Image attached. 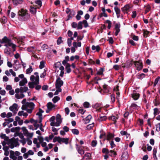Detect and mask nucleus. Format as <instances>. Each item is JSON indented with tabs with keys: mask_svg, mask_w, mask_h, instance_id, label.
<instances>
[{
	"mask_svg": "<svg viewBox=\"0 0 160 160\" xmlns=\"http://www.w3.org/2000/svg\"><path fill=\"white\" fill-rule=\"evenodd\" d=\"M94 126L93 123L91 124H89L87 126V129L90 130L92 128L94 127Z\"/></svg>",
	"mask_w": 160,
	"mask_h": 160,
	"instance_id": "54",
	"label": "nucleus"
},
{
	"mask_svg": "<svg viewBox=\"0 0 160 160\" xmlns=\"http://www.w3.org/2000/svg\"><path fill=\"white\" fill-rule=\"evenodd\" d=\"M17 108L18 105L15 103L10 107L9 109L10 111L13 112L16 111L17 109Z\"/></svg>",
	"mask_w": 160,
	"mask_h": 160,
	"instance_id": "25",
	"label": "nucleus"
},
{
	"mask_svg": "<svg viewBox=\"0 0 160 160\" xmlns=\"http://www.w3.org/2000/svg\"><path fill=\"white\" fill-rule=\"evenodd\" d=\"M56 126H59L60 123L62 122V119L61 118V116L59 114H58L56 115Z\"/></svg>",
	"mask_w": 160,
	"mask_h": 160,
	"instance_id": "12",
	"label": "nucleus"
},
{
	"mask_svg": "<svg viewBox=\"0 0 160 160\" xmlns=\"http://www.w3.org/2000/svg\"><path fill=\"white\" fill-rule=\"evenodd\" d=\"M60 99V98L58 96H55L53 98L52 101L54 103H55L59 100Z\"/></svg>",
	"mask_w": 160,
	"mask_h": 160,
	"instance_id": "48",
	"label": "nucleus"
},
{
	"mask_svg": "<svg viewBox=\"0 0 160 160\" xmlns=\"http://www.w3.org/2000/svg\"><path fill=\"white\" fill-rule=\"evenodd\" d=\"M35 104L32 102H27L24 105H22V109L25 110L29 113H31L35 107Z\"/></svg>",
	"mask_w": 160,
	"mask_h": 160,
	"instance_id": "2",
	"label": "nucleus"
},
{
	"mask_svg": "<svg viewBox=\"0 0 160 160\" xmlns=\"http://www.w3.org/2000/svg\"><path fill=\"white\" fill-rule=\"evenodd\" d=\"M59 143H61L62 142L66 144H68V143L69 139L66 138H61L60 137Z\"/></svg>",
	"mask_w": 160,
	"mask_h": 160,
	"instance_id": "19",
	"label": "nucleus"
},
{
	"mask_svg": "<svg viewBox=\"0 0 160 160\" xmlns=\"http://www.w3.org/2000/svg\"><path fill=\"white\" fill-rule=\"evenodd\" d=\"M114 137V135L110 132L108 133L107 135L105 136V139L108 141L112 139Z\"/></svg>",
	"mask_w": 160,
	"mask_h": 160,
	"instance_id": "20",
	"label": "nucleus"
},
{
	"mask_svg": "<svg viewBox=\"0 0 160 160\" xmlns=\"http://www.w3.org/2000/svg\"><path fill=\"white\" fill-rule=\"evenodd\" d=\"M77 148L76 149L78 151V152L81 155H82L84 153V151L79 146L77 145H76Z\"/></svg>",
	"mask_w": 160,
	"mask_h": 160,
	"instance_id": "24",
	"label": "nucleus"
},
{
	"mask_svg": "<svg viewBox=\"0 0 160 160\" xmlns=\"http://www.w3.org/2000/svg\"><path fill=\"white\" fill-rule=\"evenodd\" d=\"M15 97L17 99H18L21 98H22L24 97L25 95L22 93V92H21L19 88H16L15 90Z\"/></svg>",
	"mask_w": 160,
	"mask_h": 160,
	"instance_id": "4",
	"label": "nucleus"
},
{
	"mask_svg": "<svg viewBox=\"0 0 160 160\" xmlns=\"http://www.w3.org/2000/svg\"><path fill=\"white\" fill-rule=\"evenodd\" d=\"M97 143V141L93 140L92 142V146L93 147H95L96 146Z\"/></svg>",
	"mask_w": 160,
	"mask_h": 160,
	"instance_id": "63",
	"label": "nucleus"
},
{
	"mask_svg": "<svg viewBox=\"0 0 160 160\" xmlns=\"http://www.w3.org/2000/svg\"><path fill=\"white\" fill-rule=\"evenodd\" d=\"M145 13L146 14L149 12L151 9V7L149 4H146L144 5Z\"/></svg>",
	"mask_w": 160,
	"mask_h": 160,
	"instance_id": "21",
	"label": "nucleus"
},
{
	"mask_svg": "<svg viewBox=\"0 0 160 160\" xmlns=\"http://www.w3.org/2000/svg\"><path fill=\"white\" fill-rule=\"evenodd\" d=\"M89 103L87 102H84L83 103L84 107L85 108H88L90 106Z\"/></svg>",
	"mask_w": 160,
	"mask_h": 160,
	"instance_id": "57",
	"label": "nucleus"
},
{
	"mask_svg": "<svg viewBox=\"0 0 160 160\" xmlns=\"http://www.w3.org/2000/svg\"><path fill=\"white\" fill-rule=\"evenodd\" d=\"M92 50H96V51L98 52L100 50V48L98 45L96 46L94 45H93L92 46Z\"/></svg>",
	"mask_w": 160,
	"mask_h": 160,
	"instance_id": "36",
	"label": "nucleus"
},
{
	"mask_svg": "<svg viewBox=\"0 0 160 160\" xmlns=\"http://www.w3.org/2000/svg\"><path fill=\"white\" fill-rule=\"evenodd\" d=\"M109 150L106 148H103L102 150V152L103 153L108 154L109 152Z\"/></svg>",
	"mask_w": 160,
	"mask_h": 160,
	"instance_id": "59",
	"label": "nucleus"
},
{
	"mask_svg": "<svg viewBox=\"0 0 160 160\" xmlns=\"http://www.w3.org/2000/svg\"><path fill=\"white\" fill-rule=\"evenodd\" d=\"M55 116H52L50 119L49 121L51 122L50 125L51 126H56V122H55Z\"/></svg>",
	"mask_w": 160,
	"mask_h": 160,
	"instance_id": "22",
	"label": "nucleus"
},
{
	"mask_svg": "<svg viewBox=\"0 0 160 160\" xmlns=\"http://www.w3.org/2000/svg\"><path fill=\"white\" fill-rule=\"evenodd\" d=\"M5 120L8 124L9 123L12 122L14 120L12 118H8L5 119Z\"/></svg>",
	"mask_w": 160,
	"mask_h": 160,
	"instance_id": "50",
	"label": "nucleus"
},
{
	"mask_svg": "<svg viewBox=\"0 0 160 160\" xmlns=\"http://www.w3.org/2000/svg\"><path fill=\"white\" fill-rule=\"evenodd\" d=\"M41 122V119H39L38 120H36L33 124V125L35 127V129H37L39 127H42V124Z\"/></svg>",
	"mask_w": 160,
	"mask_h": 160,
	"instance_id": "11",
	"label": "nucleus"
},
{
	"mask_svg": "<svg viewBox=\"0 0 160 160\" xmlns=\"http://www.w3.org/2000/svg\"><path fill=\"white\" fill-rule=\"evenodd\" d=\"M47 71V69H44L43 72L41 74L40 77L41 78H44L46 74V72Z\"/></svg>",
	"mask_w": 160,
	"mask_h": 160,
	"instance_id": "44",
	"label": "nucleus"
},
{
	"mask_svg": "<svg viewBox=\"0 0 160 160\" xmlns=\"http://www.w3.org/2000/svg\"><path fill=\"white\" fill-rule=\"evenodd\" d=\"M72 133L74 134L78 135L79 133V131L77 129H72Z\"/></svg>",
	"mask_w": 160,
	"mask_h": 160,
	"instance_id": "43",
	"label": "nucleus"
},
{
	"mask_svg": "<svg viewBox=\"0 0 160 160\" xmlns=\"http://www.w3.org/2000/svg\"><path fill=\"white\" fill-rule=\"evenodd\" d=\"M82 28V22L81 21L78 22L77 25V29H81Z\"/></svg>",
	"mask_w": 160,
	"mask_h": 160,
	"instance_id": "46",
	"label": "nucleus"
},
{
	"mask_svg": "<svg viewBox=\"0 0 160 160\" xmlns=\"http://www.w3.org/2000/svg\"><path fill=\"white\" fill-rule=\"evenodd\" d=\"M45 62L42 61L40 62V64L39 66V68L40 69H42L45 67Z\"/></svg>",
	"mask_w": 160,
	"mask_h": 160,
	"instance_id": "38",
	"label": "nucleus"
},
{
	"mask_svg": "<svg viewBox=\"0 0 160 160\" xmlns=\"http://www.w3.org/2000/svg\"><path fill=\"white\" fill-rule=\"evenodd\" d=\"M19 89L21 92L23 93V92H25L28 90V88L27 87H20Z\"/></svg>",
	"mask_w": 160,
	"mask_h": 160,
	"instance_id": "34",
	"label": "nucleus"
},
{
	"mask_svg": "<svg viewBox=\"0 0 160 160\" xmlns=\"http://www.w3.org/2000/svg\"><path fill=\"white\" fill-rule=\"evenodd\" d=\"M156 130L159 132L160 131V123L157 124L156 126Z\"/></svg>",
	"mask_w": 160,
	"mask_h": 160,
	"instance_id": "62",
	"label": "nucleus"
},
{
	"mask_svg": "<svg viewBox=\"0 0 160 160\" xmlns=\"http://www.w3.org/2000/svg\"><path fill=\"white\" fill-rule=\"evenodd\" d=\"M19 17L23 20L28 19L30 18V15L28 11L26 9H22L18 12Z\"/></svg>",
	"mask_w": 160,
	"mask_h": 160,
	"instance_id": "1",
	"label": "nucleus"
},
{
	"mask_svg": "<svg viewBox=\"0 0 160 160\" xmlns=\"http://www.w3.org/2000/svg\"><path fill=\"white\" fill-rule=\"evenodd\" d=\"M103 88L104 91L106 92H109V90L108 87L107 85H104L103 86Z\"/></svg>",
	"mask_w": 160,
	"mask_h": 160,
	"instance_id": "42",
	"label": "nucleus"
},
{
	"mask_svg": "<svg viewBox=\"0 0 160 160\" xmlns=\"http://www.w3.org/2000/svg\"><path fill=\"white\" fill-rule=\"evenodd\" d=\"M33 70L32 67L30 66L29 68L26 70V73L27 74H29Z\"/></svg>",
	"mask_w": 160,
	"mask_h": 160,
	"instance_id": "39",
	"label": "nucleus"
},
{
	"mask_svg": "<svg viewBox=\"0 0 160 160\" xmlns=\"http://www.w3.org/2000/svg\"><path fill=\"white\" fill-rule=\"evenodd\" d=\"M19 152L16 151L14 152L13 151L11 150L10 151V158L13 160H16L17 158L16 156H19L20 154Z\"/></svg>",
	"mask_w": 160,
	"mask_h": 160,
	"instance_id": "5",
	"label": "nucleus"
},
{
	"mask_svg": "<svg viewBox=\"0 0 160 160\" xmlns=\"http://www.w3.org/2000/svg\"><path fill=\"white\" fill-rule=\"evenodd\" d=\"M22 130L23 131V133L24 134L25 136H26V135L29 132L28 131V130L26 129V127H23L22 128Z\"/></svg>",
	"mask_w": 160,
	"mask_h": 160,
	"instance_id": "41",
	"label": "nucleus"
},
{
	"mask_svg": "<svg viewBox=\"0 0 160 160\" xmlns=\"http://www.w3.org/2000/svg\"><path fill=\"white\" fill-rule=\"evenodd\" d=\"M38 84H35L33 83V82H29L28 83V86L29 88H34V85H36Z\"/></svg>",
	"mask_w": 160,
	"mask_h": 160,
	"instance_id": "47",
	"label": "nucleus"
},
{
	"mask_svg": "<svg viewBox=\"0 0 160 160\" xmlns=\"http://www.w3.org/2000/svg\"><path fill=\"white\" fill-rule=\"evenodd\" d=\"M111 98L112 101V103H113L115 102V95L113 94L111 95Z\"/></svg>",
	"mask_w": 160,
	"mask_h": 160,
	"instance_id": "64",
	"label": "nucleus"
},
{
	"mask_svg": "<svg viewBox=\"0 0 160 160\" xmlns=\"http://www.w3.org/2000/svg\"><path fill=\"white\" fill-rule=\"evenodd\" d=\"M91 159V155L89 153H86L81 160H88Z\"/></svg>",
	"mask_w": 160,
	"mask_h": 160,
	"instance_id": "18",
	"label": "nucleus"
},
{
	"mask_svg": "<svg viewBox=\"0 0 160 160\" xmlns=\"http://www.w3.org/2000/svg\"><path fill=\"white\" fill-rule=\"evenodd\" d=\"M59 137H56L54 138L53 140V142H56L57 141H58L59 143Z\"/></svg>",
	"mask_w": 160,
	"mask_h": 160,
	"instance_id": "58",
	"label": "nucleus"
},
{
	"mask_svg": "<svg viewBox=\"0 0 160 160\" xmlns=\"http://www.w3.org/2000/svg\"><path fill=\"white\" fill-rule=\"evenodd\" d=\"M111 147L112 148H115L116 146L115 144L114 143V142L112 141L110 142Z\"/></svg>",
	"mask_w": 160,
	"mask_h": 160,
	"instance_id": "61",
	"label": "nucleus"
},
{
	"mask_svg": "<svg viewBox=\"0 0 160 160\" xmlns=\"http://www.w3.org/2000/svg\"><path fill=\"white\" fill-rule=\"evenodd\" d=\"M114 9L117 18H121L122 19H123V15L122 14H121V12L119 8L117 6H116L115 7Z\"/></svg>",
	"mask_w": 160,
	"mask_h": 160,
	"instance_id": "8",
	"label": "nucleus"
},
{
	"mask_svg": "<svg viewBox=\"0 0 160 160\" xmlns=\"http://www.w3.org/2000/svg\"><path fill=\"white\" fill-rule=\"evenodd\" d=\"M93 108L96 109V110L98 112H101V110L103 108L101 104L99 103H96L92 106Z\"/></svg>",
	"mask_w": 160,
	"mask_h": 160,
	"instance_id": "14",
	"label": "nucleus"
},
{
	"mask_svg": "<svg viewBox=\"0 0 160 160\" xmlns=\"http://www.w3.org/2000/svg\"><path fill=\"white\" fill-rule=\"evenodd\" d=\"M120 133L122 136H126L127 137H128L129 136V134H128L126 132L124 131H121L120 132Z\"/></svg>",
	"mask_w": 160,
	"mask_h": 160,
	"instance_id": "49",
	"label": "nucleus"
},
{
	"mask_svg": "<svg viewBox=\"0 0 160 160\" xmlns=\"http://www.w3.org/2000/svg\"><path fill=\"white\" fill-rule=\"evenodd\" d=\"M63 81L59 77L56 80L55 84L56 87L61 88V86L63 85Z\"/></svg>",
	"mask_w": 160,
	"mask_h": 160,
	"instance_id": "13",
	"label": "nucleus"
},
{
	"mask_svg": "<svg viewBox=\"0 0 160 160\" xmlns=\"http://www.w3.org/2000/svg\"><path fill=\"white\" fill-rule=\"evenodd\" d=\"M108 154L109 156L113 157H115L116 155V152L112 150L109 151V152Z\"/></svg>",
	"mask_w": 160,
	"mask_h": 160,
	"instance_id": "32",
	"label": "nucleus"
},
{
	"mask_svg": "<svg viewBox=\"0 0 160 160\" xmlns=\"http://www.w3.org/2000/svg\"><path fill=\"white\" fill-rule=\"evenodd\" d=\"M130 6L129 4H127L122 8L121 10L124 14H128V12L130 11Z\"/></svg>",
	"mask_w": 160,
	"mask_h": 160,
	"instance_id": "7",
	"label": "nucleus"
},
{
	"mask_svg": "<svg viewBox=\"0 0 160 160\" xmlns=\"http://www.w3.org/2000/svg\"><path fill=\"white\" fill-rule=\"evenodd\" d=\"M27 50L28 52L33 54L36 51V48L35 47L32 46L28 47L27 48Z\"/></svg>",
	"mask_w": 160,
	"mask_h": 160,
	"instance_id": "23",
	"label": "nucleus"
},
{
	"mask_svg": "<svg viewBox=\"0 0 160 160\" xmlns=\"http://www.w3.org/2000/svg\"><path fill=\"white\" fill-rule=\"evenodd\" d=\"M54 137L53 134L50 135L48 137H47L45 138V140L48 142H49V140H52Z\"/></svg>",
	"mask_w": 160,
	"mask_h": 160,
	"instance_id": "35",
	"label": "nucleus"
},
{
	"mask_svg": "<svg viewBox=\"0 0 160 160\" xmlns=\"http://www.w3.org/2000/svg\"><path fill=\"white\" fill-rule=\"evenodd\" d=\"M104 71L103 68H100L97 72V74L99 75H101L102 74Z\"/></svg>",
	"mask_w": 160,
	"mask_h": 160,
	"instance_id": "52",
	"label": "nucleus"
},
{
	"mask_svg": "<svg viewBox=\"0 0 160 160\" xmlns=\"http://www.w3.org/2000/svg\"><path fill=\"white\" fill-rule=\"evenodd\" d=\"M107 119V117L105 116H100V118L98 119V120L100 121H105Z\"/></svg>",
	"mask_w": 160,
	"mask_h": 160,
	"instance_id": "45",
	"label": "nucleus"
},
{
	"mask_svg": "<svg viewBox=\"0 0 160 160\" xmlns=\"http://www.w3.org/2000/svg\"><path fill=\"white\" fill-rule=\"evenodd\" d=\"M118 117H116L114 116H112L109 118V119H111L112 120H113V121L115 122L116 121V120L118 119Z\"/></svg>",
	"mask_w": 160,
	"mask_h": 160,
	"instance_id": "55",
	"label": "nucleus"
},
{
	"mask_svg": "<svg viewBox=\"0 0 160 160\" xmlns=\"http://www.w3.org/2000/svg\"><path fill=\"white\" fill-rule=\"evenodd\" d=\"M82 22V24L84 25V27L87 28L88 27V23L86 20H83Z\"/></svg>",
	"mask_w": 160,
	"mask_h": 160,
	"instance_id": "56",
	"label": "nucleus"
},
{
	"mask_svg": "<svg viewBox=\"0 0 160 160\" xmlns=\"http://www.w3.org/2000/svg\"><path fill=\"white\" fill-rule=\"evenodd\" d=\"M92 118V117L91 115H89L85 119V123H88Z\"/></svg>",
	"mask_w": 160,
	"mask_h": 160,
	"instance_id": "31",
	"label": "nucleus"
},
{
	"mask_svg": "<svg viewBox=\"0 0 160 160\" xmlns=\"http://www.w3.org/2000/svg\"><path fill=\"white\" fill-rule=\"evenodd\" d=\"M38 72L34 73V75L36 76L35 79L34 83L35 84H38L39 83V77L38 75Z\"/></svg>",
	"mask_w": 160,
	"mask_h": 160,
	"instance_id": "26",
	"label": "nucleus"
},
{
	"mask_svg": "<svg viewBox=\"0 0 160 160\" xmlns=\"http://www.w3.org/2000/svg\"><path fill=\"white\" fill-rule=\"evenodd\" d=\"M0 43L2 44L4 43V46L6 47H10L13 44L11 39L6 36L0 39Z\"/></svg>",
	"mask_w": 160,
	"mask_h": 160,
	"instance_id": "3",
	"label": "nucleus"
},
{
	"mask_svg": "<svg viewBox=\"0 0 160 160\" xmlns=\"http://www.w3.org/2000/svg\"><path fill=\"white\" fill-rule=\"evenodd\" d=\"M0 137L2 139H4L5 141H7L8 139V137L5 134L2 133L0 135Z\"/></svg>",
	"mask_w": 160,
	"mask_h": 160,
	"instance_id": "33",
	"label": "nucleus"
},
{
	"mask_svg": "<svg viewBox=\"0 0 160 160\" xmlns=\"http://www.w3.org/2000/svg\"><path fill=\"white\" fill-rule=\"evenodd\" d=\"M30 10V12L33 14L35 13L36 12V9L34 7H31Z\"/></svg>",
	"mask_w": 160,
	"mask_h": 160,
	"instance_id": "51",
	"label": "nucleus"
},
{
	"mask_svg": "<svg viewBox=\"0 0 160 160\" xmlns=\"http://www.w3.org/2000/svg\"><path fill=\"white\" fill-rule=\"evenodd\" d=\"M47 109L46 110V112L48 113L52 109H55V105L51 102H48L47 105Z\"/></svg>",
	"mask_w": 160,
	"mask_h": 160,
	"instance_id": "9",
	"label": "nucleus"
},
{
	"mask_svg": "<svg viewBox=\"0 0 160 160\" xmlns=\"http://www.w3.org/2000/svg\"><path fill=\"white\" fill-rule=\"evenodd\" d=\"M19 77L22 79L19 82V85L20 86H24L26 83H27L28 81L26 78H24L23 74H21L18 75Z\"/></svg>",
	"mask_w": 160,
	"mask_h": 160,
	"instance_id": "6",
	"label": "nucleus"
},
{
	"mask_svg": "<svg viewBox=\"0 0 160 160\" xmlns=\"http://www.w3.org/2000/svg\"><path fill=\"white\" fill-rule=\"evenodd\" d=\"M23 2L22 0H13V5L16 6L22 4Z\"/></svg>",
	"mask_w": 160,
	"mask_h": 160,
	"instance_id": "27",
	"label": "nucleus"
},
{
	"mask_svg": "<svg viewBox=\"0 0 160 160\" xmlns=\"http://www.w3.org/2000/svg\"><path fill=\"white\" fill-rule=\"evenodd\" d=\"M71 66L70 65L69 63H67L65 66V68L67 70V73H69L71 72V69L70 68Z\"/></svg>",
	"mask_w": 160,
	"mask_h": 160,
	"instance_id": "29",
	"label": "nucleus"
},
{
	"mask_svg": "<svg viewBox=\"0 0 160 160\" xmlns=\"http://www.w3.org/2000/svg\"><path fill=\"white\" fill-rule=\"evenodd\" d=\"M120 24L119 23H116L115 26V34L117 36L120 31Z\"/></svg>",
	"mask_w": 160,
	"mask_h": 160,
	"instance_id": "17",
	"label": "nucleus"
},
{
	"mask_svg": "<svg viewBox=\"0 0 160 160\" xmlns=\"http://www.w3.org/2000/svg\"><path fill=\"white\" fill-rule=\"evenodd\" d=\"M134 63L138 70H140L142 69V65L141 62L138 61H135L134 62Z\"/></svg>",
	"mask_w": 160,
	"mask_h": 160,
	"instance_id": "15",
	"label": "nucleus"
},
{
	"mask_svg": "<svg viewBox=\"0 0 160 160\" xmlns=\"http://www.w3.org/2000/svg\"><path fill=\"white\" fill-rule=\"evenodd\" d=\"M130 107L133 109H138L139 107L137 105L133 103L132 104Z\"/></svg>",
	"mask_w": 160,
	"mask_h": 160,
	"instance_id": "37",
	"label": "nucleus"
},
{
	"mask_svg": "<svg viewBox=\"0 0 160 160\" xmlns=\"http://www.w3.org/2000/svg\"><path fill=\"white\" fill-rule=\"evenodd\" d=\"M57 42L58 45H59L63 42V41L62 40V38L61 37H59L57 40Z\"/></svg>",
	"mask_w": 160,
	"mask_h": 160,
	"instance_id": "53",
	"label": "nucleus"
},
{
	"mask_svg": "<svg viewBox=\"0 0 160 160\" xmlns=\"http://www.w3.org/2000/svg\"><path fill=\"white\" fill-rule=\"evenodd\" d=\"M132 98L135 100H137L139 97V94L138 93L134 92L132 95Z\"/></svg>",
	"mask_w": 160,
	"mask_h": 160,
	"instance_id": "28",
	"label": "nucleus"
},
{
	"mask_svg": "<svg viewBox=\"0 0 160 160\" xmlns=\"http://www.w3.org/2000/svg\"><path fill=\"white\" fill-rule=\"evenodd\" d=\"M34 154V152L32 150H30L27 152L24 153L23 154V156L24 158L27 159L29 155H33Z\"/></svg>",
	"mask_w": 160,
	"mask_h": 160,
	"instance_id": "16",
	"label": "nucleus"
},
{
	"mask_svg": "<svg viewBox=\"0 0 160 160\" xmlns=\"http://www.w3.org/2000/svg\"><path fill=\"white\" fill-rule=\"evenodd\" d=\"M19 145L18 140H12L11 144L9 145V147L11 148H13L15 147H16Z\"/></svg>",
	"mask_w": 160,
	"mask_h": 160,
	"instance_id": "10",
	"label": "nucleus"
},
{
	"mask_svg": "<svg viewBox=\"0 0 160 160\" xmlns=\"http://www.w3.org/2000/svg\"><path fill=\"white\" fill-rule=\"evenodd\" d=\"M78 24L75 22H73L71 24V26L73 28H76L77 27Z\"/></svg>",
	"mask_w": 160,
	"mask_h": 160,
	"instance_id": "60",
	"label": "nucleus"
},
{
	"mask_svg": "<svg viewBox=\"0 0 160 160\" xmlns=\"http://www.w3.org/2000/svg\"><path fill=\"white\" fill-rule=\"evenodd\" d=\"M73 46L77 48V47H80L81 46V42H78L77 43L76 42H73L72 43Z\"/></svg>",
	"mask_w": 160,
	"mask_h": 160,
	"instance_id": "30",
	"label": "nucleus"
},
{
	"mask_svg": "<svg viewBox=\"0 0 160 160\" xmlns=\"http://www.w3.org/2000/svg\"><path fill=\"white\" fill-rule=\"evenodd\" d=\"M57 88V90L55 92L54 95H56L58 94L59 92H60L62 91V89L60 87H56Z\"/></svg>",
	"mask_w": 160,
	"mask_h": 160,
	"instance_id": "40",
	"label": "nucleus"
}]
</instances>
